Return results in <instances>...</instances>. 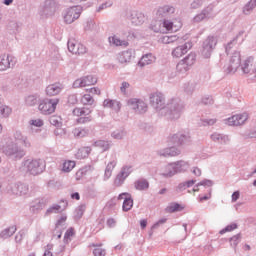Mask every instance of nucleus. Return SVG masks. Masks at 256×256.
<instances>
[{
    "label": "nucleus",
    "instance_id": "1",
    "mask_svg": "<svg viewBox=\"0 0 256 256\" xmlns=\"http://www.w3.org/2000/svg\"><path fill=\"white\" fill-rule=\"evenodd\" d=\"M149 101L151 107L160 117H166L170 121L181 119V115L185 111V103L181 99L173 98L165 104V96L161 92L150 94Z\"/></svg>",
    "mask_w": 256,
    "mask_h": 256
},
{
    "label": "nucleus",
    "instance_id": "2",
    "mask_svg": "<svg viewBox=\"0 0 256 256\" xmlns=\"http://www.w3.org/2000/svg\"><path fill=\"white\" fill-rule=\"evenodd\" d=\"M19 171L24 175H41L45 171V162L41 159H24L21 162Z\"/></svg>",
    "mask_w": 256,
    "mask_h": 256
},
{
    "label": "nucleus",
    "instance_id": "3",
    "mask_svg": "<svg viewBox=\"0 0 256 256\" xmlns=\"http://www.w3.org/2000/svg\"><path fill=\"white\" fill-rule=\"evenodd\" d=\"M2 151L4 155H6V157L12 161H21V159H23L26 155L25 150L15 142L7 143L5 146H3Z\"/></svg>",
    "mask_w": 256,
    "mask_h": 256
},
{
    "label": "nucleus",
    "instance_id": "4",
    "mask_svg": "<svg viewBox=\"0 0 256 256\" xmlns=\"http://www.w3.org/2000/svg\"><path fill=\"white\" fill-rule=\"evenodd\" d=\"M59 4L55 0H45L38 7V15L40 19H49L57 12Z\"/></svg>",
    "mask_w": 256,
    "mask_h": 256
},
{
    "label": "nucleus",
    "instance_id": "5",
    "mask_svg": "<svg viewBox=\"0 0 256 256\" xmlns=\"http://www.w3.org/2000/svg\"><path fill=\"white\" fill-rule=\"evenodd\" d=\"M197 61V54L195 52H190L186 57L178 62L176 65V71L178 73H187V71L191 70V67L195 65Z\"/></svg>",
    "mask_w": 256,
    "mask_h": 256
},
{
    "label": "nucleus",
    "instance_id": "6",
    "mask_svg": "<svg viewBox=\"0 0 256 256\" xmlns=\"http://www.w3.org/2000/svg\"><path fill=\"white\" fill-rule=\"evenodd\" d=\"M168 143L174 147L189 145L191 143V135L187 132H177L168 138Z\"/></svg>",
    "mask_w": 256,
    "mask_h": 256
},
{
    "label": "nucleus",
    "instance_id": "7",
    "mask_svg": "<svg viewBox=\"0 0 256 256\" xmlns=\"http://www.w3.org/2000/svg\"><path fill=\"white\" fill-rule=\"evenodd\" d=\"M57 105H59V99H46L40 102L38 109L42 113V115H51V113H55Z\"/></svg>",
    "mask_w": 256,
    "mask_h": 256
},
{
    "label": "nucleus",
    "instance_id": "8",
    "mask_svg": "<svg viewBox=\"0 0 256 256\" xmlns=\"http://www.w3.org/2000/svg\"><path fill=\"white\" fill-rule=\"evenodd\" d=\"M81 6H72L70 8H67L63 12V19L66 25H71L72 23H75L79 17H81Z\"/></svg>",
    "mask_w": 256,
    "mask_h": 256
},
{
    "label": "nucleus",
    "instance_id": "9",
    "mask_svg": "<svg viewBox=\"0 0 256 256\" xmlns=\"http://www.w3.org/2000/svg\"><path fill=\"white\" fill-rule=\"evenodd\" d=\"M128 107L134 111L137 115H145V112L148 111L149 106L145 101L139 98H131L127 101Z\"/></svg>",
    "mask_w": 256,
    "mask_h": 256
},
{
    "label": "nucleus",
    "instance_id": "10",
    "mask_svg": "<svg viewBox=\"0 0 256 256\" xmlns=\"http://www.w3.org/2000/svg\"><path fill=\"white\" fill-rule=\"evenodd\" d=\"M241 67V52L235 51L230 57L229 63L224 66L225 73H235Z\"/></svg>",
    "mask_w": 256,
    "mask_h": 256
},
{
    "label": "nucleus",
    "instance_id": "11",
    "mask_svg": "<svg viewBox=\"0 0 256 256\" xmlns=\"http://www.w3.org/2000/svg\"><path fill=\"white\" fill-rule=\"evenodd\" d=\"M215 47H217V38L215 36H208L202 44V57L209 59Z\"/></svg>",
    "mask_w": 256,
    "mask_h": 256
},
{
    "label": "nucleus",
    "instance_id": "12",
    "mask_svg": "<svg viewBox=\"0 0 256 256\" xmlns=\"http://www.w3.org/2000/svg\"><path fill=\"white\" fill-rule=\"evenodd\" d=\"M133 173V166L131 165H124L121 169L120 172L116 175L114 179V185L115 187H122V185L125 183L127 180V177Z\"/></svg>",
    "mask_w": 256,
    "mask_h": 256
},
{
    "label": "nucleus",
    "instance_id": "13",
    "mask_svg": "<svg viewBox=\"0 0 256 256\" xmlns=\"http://www.w3.org/2000/svg\"><path fill=\"white\" fill-rule=\"evenodd\" d=\"M249 119V114L241 113L233 115L227 119H224L225 125H229V127H239L241 125H245V121Z\"/></svg>",
    "mask_w": 256,
    "mask_h": 256
},
{
    "label": "nucleus",
    "instance_id": "14",
    "mask_svg": "<svg viewBox=\"0 0 256 256\" xmlns=\"http://www.w3.org/2000/svg\"><path fill=\"white\" fill-rule=\"evenodd\" d=\"M15 65H17V58H15L13 55H0V72L7 71L8 69H13Z\"/></svg>",
    "mask_w": 256,
    "mask_h": 256
},
{
    "label": "nucleus",
    "instance_id": "15",
    "mask_svg": "<svg viewBox=\"0 0 256 256\" xmlns=\"http://www.w3.org/2000/svg\"><path fill=\"white\" fill-rule=\"evenodd\" d=\"M175 7L173 5L164 4L159 6L156 11L157 19H170L171 15H175Z\"/></svg>",
    "mask_w": 256,
    "mask_h": 256
},
{
    "label": "nucleus",
    "instance_id": "16",
    "mask_svg": "<svg viewBox=\"0 0 256 256\" xmlns=\"http://www.w3.org/2000/svg\"><path fill=\"white\" fill-rule=\"evenodd\" d=\"M97 83V78L93 75L83 76L79 79H76L73 82V88L79 89L81 87H89L91 85H95Z\"/></svg>",
    "mask_w": 256,
    "mask_h": 256
},
{
    "label": "nucleus",
    "instance_id": "17",
    "mask_svg": "<svg viewBox=\"0 0 256 256\" xmlns=\"http://www.w3.org/2000/svg\"><path fill=\"white\" fill-rule=\"evenodd\" d=\"M193 47V45L191 44V42H186L183 45H179L176 48H174L172 50V57L174 59H179L181 57H183V55H186V53H188V51Z\"/></svg>",
    "mask_w": 256,
    "mask_h": 256
},
{
    "label": "nucleus",
    "instance_id": "18",
    "mask_svg": "<svg viewBox=\"0 0 256 256\" xmlns=\"http://www.w3.org/2000/svg\"><path fill=\"white\" fill-rule=\"evenodd\" d=\"M211 140L218 145H229L231 143V138L227 134H221L219 132H214L210 136Z\"/></svg>",
    "mask_w": 256,
    "mask_h": 256
},
{
    "label": "nucleus",
    "instance_id": "19",
    "mask_svg": "<svg viewBox=\"0 0 256 256\" xmlns=\"http://www.w3.org/2000/svg\"><path fill=\"white\" fill-rule=\"evenodd\" d=\"M12 195H27L29 193V186L23 183L13 184L10 188Z\"/></svg>",
    "mask_w": 256,
    "mask_h": 256
},
{
    "label": "nucleus",
    "instance_id": "20",
    "mask_svg": "<svg viewBox=\"0 0 256 256\" xmlns=\"http://www.w3.org/2000/svg\"><path fill=\"white\" fill-rule=\"evenodd\" d=\"M158 155H160V157H177L181 155V149L175 146L164 148L158 151Z\"/></svg>",
    "mask_w": 256,
    "mask_h": 256
},
{
    "label": "nucleus",
    "instance_id": "21",
    "mask_svg": "<svg viewBox=\"0 0 256 256\" xmlns=\"http://www.w3.org/2000/svg\"><path fill=\"white\" fill-rule=\"evenodd\" d=\"M45 207H47V200L38 198L32 201L30 205V211H32V213H39V211H43Z\"/></svg>",
    "mask_w": 256,
    "mask_h": 256
},
{
    "label": "nucleus",
    "instance_id": "22",
    "mask_svg": "<svg viewBox=\"0 0 256 256\" xmlns=\"http://www.w3.org/2000/svg\"><path fill=\"white\" fill-rule=\"evenodd\" d=\"M130 21L132 25L140 26L145 23V14L138 12V11H132L130 15Z\"/></svg>",
    "mask_w": 256,
    "mask_h": 256
},
{
    "label": "nucleus",
    "instance_id": "23",
    "mask_svg": "<svg viewBox=\"0 0 256 256\" xmlns=\"http://www.w3.org/2000/svg\"><path fill=\"white\" fill-rule=\"evenodd\" d=\"M61 91H63V85H61V83L50 84L46 87V95L49 97H55V95H59Z\"/></svg>",
    "mask_w": 256,
    "mask_h": 256
},
{
    "label": "nucleus",
    "instance_id": "24",
    "mask_svg": "<svg viewBox=\"0 0 256 256\" xmlns=\"http://www.w3.org/2000/svg\"><path fill=\"white\" fill-rule=\"evenodd\" d=\"M115 167H117V158L113 157L105 168L104 181H109V179H111V175H113V169H115Z\"/></svg>",
    "mask_w": 256,
    "mask_h": 256
},
{
    "label": "nucleus",
    "instance_id": "25",
    "mask_svg": "<svg viewBox=\"0 0 256 256\" xmlns=\"http://www.w3.org/2000/svg\"><path fill=\"white\" fill-rule=\"evenodd\" d=\"M157 61V58L152 53L144 54L138 62L139 67H145L147 65H153Z\"/></svg>",
    "mask_w": 256,
    "mask_h": 256
},
{
    "label": "nucleus",
    "instance_id": "26",
    "mask_svg": "<svg viewBox=\"0 0 256 256\" xmlns=\"http://www.w3.org/2000/svg\"><path fill=\"white\" fill-rule=\"evenodd\" d=\"M160 175L161 177H165L166 179H169L171 177H174V175H177L174 162L166 165L164 167V170L160 173Z\"/></svg>",
    "mask_w": 256,
    "mask_h": 256
},
{
    "label": "nucleus",
    "instance_id": "27",
    "mask_svg": "<svg viewBox=\"0 0 256 256\" xmlns=\"http://www.w3.org/2000/svg\"><path fill=\"white\" fill-rule=\"evenodd\" d=\"M173 163H174V168L176 170V174L185 173L189 171V167H191V164H189V162L185 160H179Z\"/></svg>",
    "mask_w": 256,
    "mask_h": 256
},
{
    "label": "nucleus",
    "instance_id": "28",
    "mask_svg": "<svg viewBox=\"0 0 256 256\" xmlns=\"http://www.w3.org/2000/svg\"><path fill=\"white\" fill-rule=\"evenodd\" d=\"M103 106L108 107L109 109H113V111H115L116 113H119V111H121V102L117 100L106 99L103 102Z\"/></svg>",
    "mask_w": 256,
    "mask_h": 256
},
{
    "label": "nucleus",
    "instance_id": "29",
    "mask_svg": "<svg viewBox=\"0 0 256 256\" xmlns=\"http://www.w3.org/2000/svg\"><path fill=\"white\" fill-rule=\"evenodd\" d=\"M133 53L134 52L131 49L119 53L118 55L119 63H129L133 58Z\"/></svg>",
    "mask_w": 256,
    "mask_h": 256
},
{
    "label": "nucleus",
    "instance_id": "30",
    "mask_svg": "<svg viewBox=\"0 0 256 256\" xmlns=\"http://www.w3.org/2000/svg\"><path fill=\"white\" fill-rule=\"evenodd\" d=\"M134 187L137 191H147L149 189V181L145 178L138 179L134 182Z\"/></svg>",
    "mask_w": 256,
    "mask_h": 256
},
{
    "label": "nucleus",
    "instance_id": "31",
    "mask_svg": "<svg viewBox=\"0 0 256 256\" xmlns=\"http://www.w3.org/2000/svg\"><path fill=\"white\" fill-rule=\"evenodd\" d=\"M108 40H109V43L111 45H115V47H128L129 46V42H127L125 40H121L117 36H111L108 38Z\"/></svg>",
    "mask_w": 256,
    "mask_h": 256
},
{
    "label": "nucleus",
    "instance_id": "32",
    "mask_svg": "<svg viewBox=\"0 0 256 256\" xmlns=\"http://www.w3.org/2000/svg\"><path fill=\"white\" fill-rule=\"evenodd\" d=\"M17 231V226H10L6 229H4L0 233V239H9V237H13Z\"/></svg>",
    "mask_w": 256,
    "mask_h": 256
},
{
    "label": "nucleus",
    "instance_id": "33",
    "mask_svg": "<svg viewBox=\"0 0 256 256\" xmlns=\"http://www.w3.org/2000/svg\"><path fill=\"white\" fill-rule=\"evenodd\" d=\"M131 209H133V198L131 197V194H128V196L124 198L122 211L127 213L128 211H131Z\"/></svg>",
    "mask_w": 256,
    "mask_h": 256
},
{
    "label": "nucleus",
    "instance_id": "34",
    "mask_svg": "<svg viewBox=\"0 0 256 256\" xmlns=\"http://www.w3.org/2000/svg\"><path fill=\"white\" fill-rule=\"evenodd\" d=\"M74 137H77L78 139H82V137H87L89 135V128H84V127H78L75 128L72 131Z\"/></svg>",
    "mask_w": 256,
    "mask_h": 256
},
{
    "label": "nucleus",
    "instance_id": "35",
    "mask_svg": "<svg viewBox=\"0 0 256 256\" xmlns=\"http://www.w3.org/2000/svg\"><path fill=\"white\" fill-rule=\"evenodd\" d=\"M93 146L102 149V151H109V149H111V142L107 140H97L93 143Z\"/></svg>",
    "mask_w": 256,
    "mask_h": 256
},
{
    "label": "nucleus",
    "instance_id": "36",
    "mask_svg": "<svg viewBox=\"0 0 256 256\" xmlns=\"http://www.w3.org/2000/svg\"><path fill=\"white\" fill-rule=\"evenodd\" d=\"M72 113L75 117L80 118V117H83V116L91 115L92 110L87 108V107L75 108Z\"/></svg>",
    "mask_w": 256,
    "mask_h": 256
},
{
    "label": "nucleus",
    "instance_id": "37",
    "mask_svg": "<svg viewBox=\"0 0 256 256\" xmlns=\"http://www.w3.org/2000/svg\"><path fill=\"white\" fill-rule=\"evenodd\" d=\"M89 153H91V147H82L78 149L76 153V158L77 159H86V157H89Z\"/></svg>",
    "mask_w": 256,
    "mask_h": 256
},
{
    "label": "nucleus",
    "instance_id": "38",
    "mask_svg": "<svg viewBox=\"0 0 256 256\" xmlns=\"http://www.w3.org/2000/svg\"><path fill=\"white\" fill-rule=\"evenodd\" d=\"M93 169H95V168L91 164H88V165L82 167L81 169H79L76 172V179H81V177H83V175H87V173H89V171H93Z\"/></svg>",
    "mask_w": 256,
    "mask_h": 256
},
{
    "label": "nucleus",
    "instance_id": "39",
    "mask_svg": "<svg viewBox=\"0 0 256 256\" xmlns=\"http://www.w3.org/2000/svg\"><path fill=\"white\" fill-rule=\"evenodd\" d=\"M256 7V0H250L244 7L242 12L244 15H251L253 13V9Z\"/></svg>",
    "mask_w": 256,
    "mask_h": 256
},
{
    "label": "nucleus",
    "instance_id": "40",
    "mask_svg": "<svg viewBox=\"0 0 256 256\" xmlns=\"http://www.w3.org/2000/svg\"><path fill=\"white\" fill-rule=\"evenodd\" d=\"M111 137L117 140L125 139L127 137V131L123 128L117 129L111 133Z\"/></svg>",
    "mask_w": 256,
    "mask_h": 256
},
{
    "label": "nucleus",
    "instance_id": "41",
    "mask_svg": "<svg viewBox=\"0 0 256 256\" xmlns=\"http://www.w3.org/2000/svg\"><path fill=\"white\" fill-rule=\"evenodd\" d=\"M38 102H39V95L37 94L29 95L25 99V103L26 105H28V107H33L34 105H37Z\"/></svg>",
    "mask_w": 256,
    "mask_h": 256
},
{
    "label": "nucleus",
    "instance_id": "42",
    "mask_svg": "<svg viewBox=\"0 0 256 256\" xmlns=\"http://www.w3.org/2000/svg\"><path fill=\"white\" fill-rule=\"evenodd\" d=\"M49 123L54 127H57V129H59V127H62L63 125L61 116H57V115L50 116Z\"/></svg>",
    "mask_w": 256,
    "mask_h": 256
},
{
    "label": "nucleus",
    "instance_id": "43",
    "mask_svg": "<svg viewBox=\"0 0 256 256\" xmlns=\"http://www.w3.org/2000/svg\"><path fill=\"white\" fill-rule=\"evenodd\" d=\"M11 113H13V110L11 109V107L5 104H2L0 106V117L7 118L9 117V115H11Z\"/></svg>",
    "mask_w": 256,
    "mask_h": 256
},
{
    "label": "nucleus",
    "instance_id": "44",
    "mask_svg": "<svg viewBox=\"0 0 256 256\" xmlns=\"http://www.w3.org/2000/svg\"><path fill=\"white\" fill-rule=\"evenodd\" d=\"M244 31H240L236 37L230 41L227 45H226V53H229V51H231V48L233 47V43H235L237 41V39H241V41H244L243 35H244Z\"/></svg>",
    "mask_w": 256,
    "mask_h": 256
},
{
    "label": "nucleus",
    "instance_id": "45",
    "mask_svg": "<svg viewBox=\"0 0 256 256\" xmlns=\"http://www.w3.org/2000/svg\"><path fill=\"white\" fill-rule=\"evenodd\" d=\"M178 42H179V36L177 35L162 37V43H164L165 45H169V43H178Z\"/></svg>",
    "mask_w": 256,
    "mask_h": 256
},
{
    "label": "nucleus",
    "instance_id": "46",
    "mask_svg": "<svg viewBox=\"0 0 256 256\" xmlns=\"http://www.w3.org/2000/svg\"><path fill=\"white\" fill-rule=\"evenodd\" d=\"M74 168H75V161L68 160L63 163L62 171H64V173H69L73 171Z\"/></svg>",
    "mask_w": 256,
    "mask_h": 256
},
{
    "label": "nucleus",
    "instance_id": "47",
    "mask_svg": "<svg viewBox=\"0 0 256 256\" xmlns=\"http://www.w3.org/2000/svg\"><path fill=\"white\" fill-rule=\"evenodd\" d=\"M78 45L79 43H76L75 40H68V43H67L68 51L70 53H73V55H77Z\"/></svg>",
    "mask_w": 256,
    "mask_h": 256
},
{
    "label": "nucleus",
    "instance_id": "48",
    "mask_svg": "<svg viewBox=\"0 0 256 256\" xmlns=\"http://www.w3.org/2000/svg\"><path fill=\"white\" fill-rule=\"evenodd\" d=\"M82 105H93L95 103V99L91 94H84L81 98Z\"/></svg>",
    "mask_w": 256,
    "mask_h": 256
},
{
    "label": "nucleus",
    "instance_id": "49",
    "mask_svg": "<svg viewBox=\"0 0 256 256\" xmlns=\"http://www.w3.org/2000/svg\"><path fill=\"white\" fill-rule=\"evenodd\" d=\"M53 213H61V205L53 204L46 210L45 215H53Z\"/></svg>",
    "mask_w": 256,
    "mask_h": 256
},
{
    "label": "nucleus",
    "instance_id": "50",
    "mask_svg": "<svg viewBox=\"0 0 256 256\" xmlns=\"http://www.w3.org/2000/svg\"><path fill=\"white\" fill-rule=\"evenodd\" d=\"M231 247H233L234 249L237 248V246L239 245V243H241V234H236L234 236H232L229 240Z\"/></svg>",
    "mask_w": 256,
    "mask_h": 256
},
{
    "label": "nucleus",
    "instance_id": "51",
    "mask_svg": "<svg viewBox=\"0 0 256 256\" xmlns=\"http://www.w3.org/2000/svg\"><path fill=\"white\" fill-rule=\"evenodd\" d=\"M163 27L166 31H173V21L169 18L161 19Z\"/></svg>",
    "mask_w": 256,
    "mask_h": 256
},
{
    "label": "nucleus",
    "instance_id": "52",
    "mask_svg": "<svg viewBox=\"0 0 256 256\" xmlns=\"http://www.w3.org/2000/svg\"><path fill=\"white\" fill-rule=\"evenodd\" d=\"M169 213H177V211H183V207L179 203H172L167 207Z\"/></svg>",
    "mask_w": 256,
    "mask_h": 256
},
{
    "label": "nucleus",
    "instance_id": "53",
    "mask_svg": "<svg viewBox=\"0 0 256 256\" xmlns=\"http://www.w3.org/2000/svg\"><path fill=\"white\" fill-rule=\"evenodd\" d=\"M238 225L237 223H232L230 225H227L225 228H223L220 231V235H225V233H229L231 231H235V229H237Z\"/></svg>",
    "mask_w": 256,
    "mask_h": 256
},
{
    "label": "nucleus",
    "instance_id": "54",
    "mask_svg": "<svg viewBox=\"0 0 256 256\" xmlns=\"http://www.w3.org/2000/svg\"><path fill=\"white\" fill-rule=\"evenodd\" d=\"M73 235H75V230L73 228H69L64 234V243H69Z\"/></svg>",
    "mask_w": 256,
    "mask_h": 256
},
{
    "label": "nucleus",
    "instance_id": "55",
    "mask_svg": "<svg viewBox=\"0 0 256 256\" xmlns=\"http://www.w3.org/2000/svg\"><path fill=\"white\" fill-rule=\"evenodd\" d=\"M202 13H204L206 19H211V17H215V14H213V6H207L202 10Z\"/></svg>",
    "mask_w": 256,
    "mask_h": 256
},
{
    "label": "nucleus",
    "instance_id": "56",
    "mask_svg": "<svg viewBox=\"0 0 256 256\" xmlns=\"http://www.w3.org/2000/svg\"><path fill=\"white\" fill-rule=\"evenodd\" d=\"M29 125L31 127H43V125H45V122H43L42 119L37 118V119L29 120Z\"/></svg>",
    "mask_w": 256,
    "mask_h": 256
},
{
    "label": "nucleus",
    "instance_id": "57",
    "mask_svg": "<svg viewBox=\"0 0 256 256\" xmlns=\"http://www.w3.org/2000/svg\"><path fill=\"white\" fill-rule=\"evenodd\" d=\"M112 6H113V2L112 1H107V2H104V3L100 4L97 7L96 11L98 13H101V11H104V9H109V7H112Z\"/></svg>",
    "mask_w": 256,
    "mask_h": 256
},
{
    "label": "nucleus",
    "instance_id": "58",
    "mask_svg": "<svg viewBox=\"0 0 256 256\" xmlns=\"http://www.w3.org/2000/svg\"><path fill=\"white\" fill-rule=\"evenodd\" d=\"M85 209H87L85 204H81L80 206H78L76 208V217H77V219H81V217H83V213H85Z\"/></svg>",
    "mask_w": 256,
    "mask_h": 256
},
{
    "label": "nucleus",
    "instance_id": "59",
    "mask_svg": "<svg viewBox=\"0 0 256 256\" xmlns=\"http://www.w3.org/2000/svg\"><path fill=\"white\" fill-rule=\"evenodd\" d=\"M91 121H93V117L91 116H81L77 119V123H79L80 125H85V123H91Z\"/></svg>",
    "mask_w": 256,
    "mask_h": 256
},
{
    "label": "nucleus",
    "instance_id": "60",
    "mask_svg": "<svg viewBox=\"0 0 256 256\" xmlns=\"http://www.w3.org/2000/svg\"><path fill=\"white\" fill-rule=\"evenodd\" d=\"M7 27H8V30L12 31L13 33H17V31H19V23L18 22H9Z\"/></svg>",
    "mask_w": 256,
    "mask_h": 256
},
{
    "label": "nucleus",
    "instance_id": "61",
    "mask_svg": "<svg viewBox=\"0 0 256 256\" xmlns=\"http://www.w3.org/2000/svg\"><path fill=\"white\" fill-rule=\"evenodd\" d=\"M150 29L154 31V33H159L161 32V22L160 21H155L150 25Z\"/></svg>",
    "mask_w": 256,
    "mask_h": 256
},
{
    "label": "nucleus",
    "instance_id": "62",
    "mask_svg": "<svg viewBox=\"0 0 256 256\" xmlns=\"http://www.w3.org/2000/svg\"><path fill=\"white\" fill-rule=\"evenodd\" d=\"M203 3H205V0H194L191 3V9H199V7H203Z\"/></svg>",
    "mask_w": 256,
    "mask_h": 256
},
{
    "label": "nucleus",
    "instance_id": "63",
    "mask_svg": "<svg viewBox=\"0 0 256 256\" xmlns=\"http://www.w3.org/2000/svg\"><path fill=\"white\" fill-rule=\"evenodd\" d=\"M183 88H184V91H185L186 93H191V92L194 91V89H195V87L193 86V83H191V82L185 83L184 86H183Z\"/></svg>",
    "mask_w": 256,
    "mask_h": 256
},
{
    "label": "nucleus",
    "instance_id": "64",
    "mask_svg": "<svg viewBox=\"0 0 256 256\" xmlns=\"http://www.w3.org/2000/svg\"><path fill=\"white\" fill-rule=\"evenodd\" d=\"M93 255L94 256H105V249H103V248H95L93 250Z\"/></svg>",
    "mask_w": 256,
    "mask_h": 256
}]
</instances>
